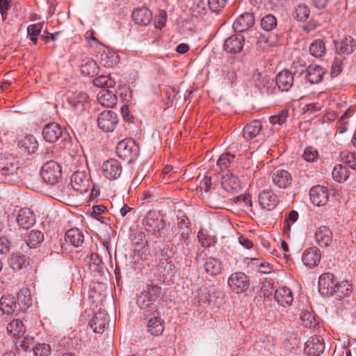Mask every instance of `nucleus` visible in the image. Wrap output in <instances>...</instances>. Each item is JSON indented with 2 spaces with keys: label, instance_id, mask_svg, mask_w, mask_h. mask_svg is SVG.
Returning <instances> with one entry per match:
<instances>
[{
  "label": "nucleus",
  "instance_id": "nucleus-39",
  "mask_svg": "<svg viewBox=\"0 0 356 356\" xmlns=\"http://www.w3.org/2000/svg\"><path fill=\"white\" fill-rule=\"evenodd\" d=\"M20 147L24 148L29 154H33L38 148V143L32 135H27L19 142Z\"/></svg>",
  "mask_w": 356,
  "mask_h": 356
},
{
  "label": "nucleus",
  "instance_id": "nucleus-28",
  "mask_svg": "<svg viewBox=\"0 0 356 356\" xmlns=\"http://www.w3.org/2000/svg\"><path fill=\"white\" fill-rule=\"evenodd\" d=\"M97 100L102 106L112 108L116 105L118 98L113 91L103 88L97 94Z\"/></svg>",
  "mask_w": 356,
  "mask_h": 356
},
{
  "label": "nucleus",
  "instance_id": "nucleus-40",
  "mask_svg": "<svg viewBox=\"0 0 356 356\" xmlns=\"http://www.w3.org/2000/svg\"><path fill=\"white\" fill-rule=\"evenodd\" d=\"M334 292L333 296H335L337 298H341L349 296L352 292V286L348 283V282L342 281L337 282L334 286Z\"/></svg>",
  "mask_w": 356,
  "mask_h": 356
},
{
  "label": "nucleus",
  "instance_id": "nucleus-38",
  "mask_svg": "<svg viewBox=\"0 0 356 356\" xmlns=\"http://www.w3.org/2000/svg\"><path fill=\"white\" fill-rule=\"evenodd\" d=\"M9 266L15 271L19 270L29 265L26 256L22 254H13L8 259Z\"/></svg>",
  "mask_w": 356,
  "mask_h": 356
},
{
  "label": "nucleus",
  "instance_id": "nucleus-50",
  "mask_svg": "<svg viewBox=\"0 0 356 356\" xmlns=\"http://www.w3.org/2000/svg\"><path fill=\"white\" fill-rule=\"evenodd\" d=\"M56 195L57 196L63 200H66L69 199L71 196H74V192H75L73 188L70 186L69 185H56Z\"/></svg>",
  "mask_w": 356,
  "mask_h": 356
},
{
  "label": "nucleus",
  "instance_id": "nucleus-26",
  "mask_svg": "<svg viewBox=\"0 0 356 356\" xmlns=\"http://www.w3.org/2000/svg\"><path fill=\"white\" fill-rule=\"evenodd\" d=\"M293 74L287 70L279 72L276 76V83L282 91H289L293 84Z\"/></svg>",
  "mask_w": 356,
  "mask_h": 356
},
{
  "label": "nucleus",
  "instance_id": "nucleus-43",
  "mask_svg": "<svg viewBox=\"0 0 356 356\" xmlns=\"http://www.w3.org/2000/svg\"><path fill=\"white\" fill-rule=\"evenodd\" d=\"M7 332L13 337L23 334L25 332V327L23 322L19 319L13 320L7 325Z\"/></svg>",
  "mask_w": 356,
  "mask_h": 356
},
{
  "label": "nucleus",
  "instance_id": "nucleus-62",
  "mask_svg": "<svg viewBox=\"0 0 356 356\" xmlns=\"http://www.w3.org/2000/svg\"><path fill=\"white\" fill-rule=\"evenodd\" d=\"M10 241L6 237H0V254L8 253L10 249Z\"/></svg>",
  "mask_w": 356,
  "mask_h": 356
},
{
  "label": "nucleus",
  "instance_id": "nucleus-6",
  "mask_svg": "<svg viewBox=\"0 0 356 356\" xmlns=\"http://www.w3.org/2000/svg\"><path fill=\"white\" fill-rule=\"evenodd\" d=\"M116 152L119 157L131 163L139 155V147L133 140L124 139L118 143Z\"/></svg>",
  "mask_w": 356,
  "mask_h": 356
},
{
  "label": "nucleus",
  "instance_id": "nucleus-45",
  "mask_svg": "<svg viewBox=\"0 0 356 356\" xmlns=\"http://www.w3.org/2000/svg\"><path fill=\"white\" fill-rule=\"evenodd\" d=\"M325 44L323 40H314L309 46L311 54L316 58L323 56L325 53Z\"/></svg>",
  "mask_w": 356,
  "mask_h": 356
},
{
  "label": "nucleus",
  "instance_id": "nucleus-15",
  "mask_svg": "<svg viewBox=\"0 0 356 356\" xmlns=\"http://www.w3.org/2000/svg\"><path fill=\"white\" fill-rule=\"evenodd\" d=\"M245 38L241 34H235L225 40L224 49L226 52L236 54L241 52L244 46Z\"/></svg>",
  "mask_w": 356,
  "mask_h": 356
},
{
  "label": "nucleus",
  "instance_id": "nucleus-16",
  "mask_svg": "<svg viewBox=\"0 0 356 356\" xmlns=\"http://www.w3.org/2000/svg\"><path fill=\"white\" fill-rule=\"evenodd\" d=\"M311 202L316 206L325 205L329 199L328 191L324 186L317 185L309 191Z\"/></svg>",
  "mask_w": 356,
  "mask_h": 356
},
{
  "label": "nucleus",
  "instance_id": "nucleus-29",
  "mask_svg": "<svg viewBox=\"0 0 356 356\" xmlns=\"http://www.w3.org/2000/svg\"><path fill=\"white\" fill-rule=\"evenodd\" d=\"M222 187L227 192H236L241 189V181L233 174H226L222 177Z\"/></svg>",
  "mask_w": 356,
  "mask_h": 356
},
{
  "label": "nucleus",
  "instance_id": "nucleus-12",
  "mask_svg": "<svg viewBox=\"0 0 356 356\" xmlns=\"http://www.w3.org/2000/svg\"><path fill=\"white\" fill-rule=\"evenodd\" d=\"M71 186L75 192L83 194L88 191L89 180L84 171H76L71 176Z\"/></svg>",
  "mask_w": 356,
  "mask_h": 356
},
{
  "label": "nucleus",
  "instance_id": "nucleus-47",
  "mask_svg": "<svg viewBox=\"0 0 356 356\" xmlns=\"http://www.w3.org/2000/svg\"><path fill=\"white\" fill-rule=\"evenodd\" d=\"M298 218L299 214L295 210L291 211L286 215L283 227V232L285 234L289 236L291 225L298 220Z\"/></svg>",
  "mask_w": 356,
  "mask_h": 356
},
{
  "label": "nucleus",
  "instance_id": "nucleus-59",
  "mask_svg": "<svg viewBox=\"0 0 356 356\" xmlns=\"http://www.w3.org/2000/svg\"><path fill=\"white\" fill-rule=\"evenodd\" d=\"M343 61L341 58H336L332 64L331 74L332 76H338L343 70Z\"/></svg>",
  "mask_w": 356,
  "mask_h": 356
},
{
  "label": "nucleus",
  "instance_id": "nucleus-58",
  "mask_svg": "<svg viewBox=\"0 0 356 356\" xmlns=\"http://www.w3.org/2000/svg\"><path fill=\"white\" fill-rule=\"evenodd\" d=\"M209 9L212 12L218 13L223 9L227 0H207Z\"/></svg>",
  "mask_w": 356,
  "mask_h": 356
},
{
  "label": "nucleus",
  "instance_id": "nucleus-54",
  "mask_svg": "<svg viewBox=\"0 0 356 356\" xmlns=\"http://www.w3.org/2000/svg\"><path fill=\"white\" fill-rule=\"evenodd\" d=\"M35 356H49L51 347L46 343H38L32 347Z\"/></svg>",
  "mask_w": 356,
  "mask_h": 356
},
{
  "label": "nucleus",
  "instance_id": "nucleus-46",
  "mask_svg": "<svg viewBox=\"0 0 356 356\" xmlns=\"http://www.w3.org/2000/svg\"><path fill=\"white\" fill-rule=\"evenodd\" d=\"M260 25L266 31H273L277 26L276 17L271 14H268L261 19Z\"/></svg>",
  "mask_w": 356,
  "mask_h": 356
},
{
  "label": "nucleus",
  "instance_id": "nucleus-8",
  "mask_svg": "<svg viewBox=\"0 0 356 356\" xmlns=\"http://www.w3.org/2000/svg\"><path fill=\"white\" fill-rule=\"evenodd\" d=\"M118 122V118L117 114L111 110L102 111L97 118L99 128L105 132L113 131Z\"/></svg>",
  "mask_w": 356,
  "mask_h": 356
},
{
  "label": "nucleus",
  "instance_id": "nucleus-56",
  "mask_svg": "<svg viewBox=\"0 0 356 356\" xmlns=\"http://www.w3.org/2000/svg\"><path fill=\"white\" fill-rule=\"evenodd\" d=\"M113 81L107 76H99L93 80V84L97 87L106 88L113 87Z\"/></svg>",
  "mask_w": 356,
  "mask_h": 356
},
{
  "label": "nucleus",
  "instance_id": "nucleus-10",
  "mask_svg": "<svg viewBox=\"0 0 356 356\" xmlns=\"http://www.w3.org/2000/svg\"><path fill=\"white\" fill-rule=\"evenodd\" d=\"M104 176L109 180H115L119 178L122 172L121 163L115 159L106 161L102 165Z\"/></svg>",
  "mask_w": 356,
  "mask_h": 356
},
{
  "label": "nucleus",
  "instance_id": "nucleus-11",
  "mask_svg": "<svg viewBox=\"0 0 356 356\" xmlns=\"http://www.w3.org/2000/svg\"><path fill=\"white\" fill-rule=\"evenodd\" d=\"M229 287L237 293L244 292L249 286V280L248 276L241 272L232 273L228 280Z\"/></svg>",
  "mask_w": 356,
  "mask_h": 356
},
{
  "label": "nucleus",
  "instance_id": "nucleus-64",
  "mask_svg": "<svg viewBox=\"0 0 356 356\" xmlns=\"http://www.w3.org/2000/svg\"><path fill=\"white\" fill-rule=\"evenodd\" d=\"M167 19V13L165 10H159V15L158 17V19L156 22V27L158 29L163 28L165 23Z\"/></svg>",
  "mask_w": 356,
  "mask_h": 356
},
{
  "label": "nucleus",
  "instance_id": "nucleus-23",
  "mask_svg": "<svg viewBox=\"0 0 356 356\" xmlns=\"http://www.w3.org/2000/svg\"><path fill=\"white\" fill-rule=\"evenodd\" d=\"M309 354L312 356H319L325 349L323 339L320 335H314L306 343Z\"/></svg>",
  "mask_w": 356,
  "mask_h": 356
},
{
  "label": "nucleus",
  "instance_id": "nucleus-24",
  "mask_svg": "<svg viewBox=\"0 0 356 356\" xmlns=\"http://www.w3.org/2000/svg\"><path fill=\"white\" fill-rule=\"evenodd\" d=\"M99 63L106 67H113L120 62L119 55L114 51L106 49L99 52Z\"/></svg>",
  "mask_w": 356,
  "mask_h": 356
},
{
  "label": "nucleus",
  "instance_id": "nucleus-19",
  "mask_svg": "<svg viewBox=\"0 0 356 356\" xmlns=\"http://www.w3.org/2000/svg\"><path fill=\"white\" fill-rule=\"evenodd\" d=\"M259 202L263 209L272 211L277 206L279 200L273 191L264 190L259 193Z\"/></svg>",
  "mask_w": 356,
  "mask_h": 356
},
{
  "label": "nucleus",
  "instance_id": "nucleus-48",
  "mask_svg": "<svg viewBox=\"0 0 356 356\" xmlns=\"http://www.w3.org/2000/svg\"><path fill=\"white\" fill-rule=\"evenodd\" d=\"M309 13V8L305 4L300 3L295 8L293 15L297 20L303 22L308 19Z\"/></svg>",
  "mask_w": 356,
  "mask_h": 356
},
{
  "label": "nucleus",
  "instance_id": "nucleus-21",
  "mask_svg": "<svg viewBox=\"0 0 356 356\" xmlns=\"http://www.w3.org/2000/svg\"><path fill=\"white\" fill-rule=\"evenodd\" d=\"M356 48V40L351 36H345L335 42V49L339 54H351Z\"/></svg>",
  "mask_w": 356,
  "mask_h": 356
},
{
  "label": "nucleus",
  "instance_id": "nucleus-9",
  "mask_svg": "<svg viewBox=\"0 0 356 356\" xmlns=\"http://www.w3.org/2000/svg\"><path fill=\"white\" fill-rule=\"evenodd\" d=\"M337 281L333 274L327 273L322 274L318 278V291L324 297L333 296Z\"/></svg>",
  "mask_w": 356,
  "mask_h": 356
},
{
  "label": "nucleus",
  "instance_id": "nucleus-2",
  "mask_svg": "<svg viewBox=\"0 0 356 356\" xmlns=\"http://www.w3.org/2000/svg\"><path fill=\"white\" fill-rule=\"evenodd\" d=\"M161 293V288L157 285L148 284L146 289L138 296L136 304L140 312L146 310L156 312V301Z\"/></svg>",
  "mask_w": 356,
  "mask_h": 356
},
{
  "label": "nucleus",
  "instance_id": "nucleus-34",
  "mask_svg": "<svg viewBox=\"0 0 356 356\" xmlns=\"http://www.w3.org/2000/svg\"><path fill=\"white\" fill-rule=\"evenodd\" d=\"M204 268L208 275L215 276L221 273L222 269V263L219 259L210 257L206 259Z\"/></svg>",
  "mask_w": 356,
  "mask_h": 356
},
{
  "label": "nucleus",
  "instance_id": "nucleus-32",
  "mask_svg": "<svg viewBox=\"0 0 356 356\" xmlns=\"http://www.w3.org/2000/svg\"><path fill=\"white\" fill-rule=\"evenodd\" d=\"M81 71L83 74L93 77L98 74L99 67L92 58L86 57L81 60Z\"/></svg>",
  "mask_w": 356,
  "mask_h": 356
},
{
  "label": "nucleus",
  "instance_id": "nucleus-53",
  "mask_svg": "<svg viewBox=\"0 0 356 356\" xmlns=\"http://www.w3.org/2000/svg\"><path fill=\"white\" fill-rule=\"evenodd\" d=\"M301 321L305 327H316L319 326V324L316 321L315 317L309 312H305L302 314Z\"/></svg>",
  "mask_w": 356,
  "mask_h": 356
},
{
  "label": "nucleus",
  "instance_id": "nucleus-61",
  "mask_svg": "<svg viewBox=\"0 0 356 356\" xmlns=\"http://www.w3.org/2000/svg\"><path fill=\"white\" fill-rule=\"evenodd\" d=\"M273 291V286L271 283L269 282H262V286L261 287V293H262V296L264 298H268L271 296Z\"/></svg>",
  "mask_w": 356,
  "mask_h": 356
},
{
  "label": "nucleus",
  "instance_id": "nucleus-51",
  "mask_svg": "<svg viewBox=\"0 0 356 356\" xmlns=\"http://www.w3.org/2000/svg\"><path fill=\"white\" fill-rule=\"evenodd\" d=\"M341 160L352 169H356V156L355 154L345 150L340 154Z\"/></svg>",
  "mask_w": 356,
  "mask_h": 356
},
{
  "label": "nucleus",
  "instance_id": "nucleus-5",
  "mask_svg": "<svg viewBox=\"0 0 356 356\" xmlns=\"http://www.w3.org/2000/svg\"><path fill=\"white\" fill-rule=\"evenodd\" d=\"M141 318L147 321V330L154 336H160L164 331V321L160 317L159 310L156 312L146 310L140 312Z\"/></svg>",
  "mask_w": 356,
  "mask_h": 356
},
{
  "label": "nucleus",
  "instance_id": "nucleus-17",
  "mask_svg": "<svg viewBox=\"0 0 356 356\" xmlns=\"http://www.w3.org/2000/svg\"><path fill=\"white\" fill-rule=\"evenodd\" d=\"M271 179L273 184L279 188H286L291 186L292 177L285 170H275L271 172Z\"/></svg>",
  "mask_w": 356,
  "mask_h": 356
},
{
  "label": "nucleus",
  "instance_id": "nucleus-37",
  "mask_svg": "<svg viewBox=\"0 0 356 356\" xmlns=\"http://www.w3.org/2000/svg\"><path fill=\"white\" fill-rule=\"evenodd\" d=\"M89 270L94 276L101 275L104 271V264L102 258L96 253H92L88 264Z\"/></svg>",
  "mask_w": 356,
  "mask_h": 356
},
{
  "label": "nucleus",
  "instance_id": "nucleus-27",
  "mask_svg": "<svg viewBox=\"0 0 356 356\" xmlns=\"http://www.w3.org/2000/svg\"><path fill=\"white\" fill-rule=\"evenodd\" d=\"M263 124L261 121L254 120L247 124L243 129V138L251 140L260 135Z\"/></svg>",
  "mask_w": 356,
  "mask_h": 356
},
{
  "label": "nucleus",
  "instance_id": "nucleus-36",
  "mask_svg": "<svg viewBox=\"0 0 356 356\" xmlns=\"http://www.w3.org/2000/svg\"><path fill=\"white\" fill-rule=\"evenodd\" d=\"M25 241L31 248H36L44 241V234L41 231L33 229L26 235Z\"/></svg>",
  "mask_w": 356,
  "mask_h": 356
},
{
  "label": "nucleus",
  "instance_id": "nucleus-41",
  "mask_svg": "<svg viewBox=\"0 0 356 356\" xmlns=\"http://www.w3.org/2000/svg\"><path fill=\"white\" fill-rule=\"evenodd\" d=\"M349 170L342 164L335 165L332 172L333 179L339 183L346 181L349 177Z\"/></svg>",
  "mask_w": 356,
  "mask_h": 356
},
{
  "label": "nucleus",
  "instance_id": "nucleus-42",
  "mask_svg": "<svg viewBox=\"0 0 356 356\" xmlns=\"http://www.w3.org/2000/svg\"><path fill=\"white\" fill-rule=\"evenodd\" d=\"M44 26V22H39L36 24H30L27 27V36L29 40L36 44L38 42V36L40 35L41 31Z\"/></svg>",
  "mask_w": 356,
  "mask_h": 356
},
{
  "label": "nucleus",
  "instance_id": "nucleus-52",
  "mask_svg": "<svg viewBox=\"0 0 356 356\" xmlns=\"http://www.w3.org/2000/svg\"><path fill=\"white\" fill-rule=\"evenodd\" d=\"M278 40H277V36L275 35H262L257 40V44L262 49H265L268 47H273L277 44Z\"/></svg>",
  "mask_w": 356,
  "mask_h": 356
},
{
  "label": "nucleus",
  "instance_id": "nucleus-25",
  "mask_svg": "<svg viewBox=\"0 0 356 356\" xmlns=\"http://www.w3.org/2000/svg\"><path fill=\"white\" fill-rule=\"evenodd\" d=\"M315 239L321 247L327 248L332 242V232L328 227L321 226L315 232Z\"/></svg>",
  "mask_w": 356,
  "mask_h": 356
},
{
  "label": "nucleus",
  "instance_id": "nucleus-4",
  "mask_svg": "<svg viewBox=\"0 0 356 356\" xmlns=\"http://www.w3.org/2000/svg\"><path fill=\"white\" fill-rule=\"evenodd\" d=\"M40 175L46 184L57 185L62 177L61 166L53 160L47 161L41 168Z\"/></svg>",
  "mask_w": 356,
  "mask_h": 356
},
{
  "label": "nucleus",
  "instance_id": "nucleus-13",
  "mask_svg": "<svg viewBox=\"0 0 356 356\" xmlns=\"http://www.w3.org/2000/svg\"><path fill=\"white\" fill-rule=\"evenodd\" d=\"M16 220L20 227L28 229L35 223V215L30 208H22L17 213Z\"/></svg>",
  "mask_w": 356,
  "mask_h": 356
},
{
  "label": "nucleus",
  "instance_id": "nucleus-30",
  "mask_svg": "<svg viewBox=\"0 0 356 356\" xmlns=\"http://www.w3.org/2000/svg\"><path fill=\"white\" fill-rule=\"evenodd\" d=\"M306 79L312 84L320 83L325 74L324 69L316 65H310L306 68Z\"/></svg>",
  "mask_w": 356,
  "mask_h": 356
},
{
  "label": "nucleus",
  "instance_id": "nucleus-20",
  "mask_svg": "<svg viewBox=\"0 0 356 356\" xmlns=\"http://www.w3.org/2000/svg\"><path fill=\"white\" fill-rule=\"evenodd\" d=\"M321 259V252L318 248L311 247L307 248L302 256L304 264L309 268L317 266Z\"/></svg>",
  "mask_w": 356,
  "mask_h": 356
},
{
  "label": "nucleus",
  "instance_id": "nucleus-7",
  "mask_svg": "<svg viewBox=\"0 0 356 356\" xmlns=\"http://www.w3.org/2000/svg\"><path fill=\"white\" fill-rule=\"evenodd\" d=\"M143 225L146 232L157 237L161 236V232L165 225L164 220L159 218V214L155 211L147 212L143 220Z\"/></svg>",
  "mask_w": 356,
  "mask_h": 356
},
{
  "label": "nucleus",
  "instance_id": "nucleus-55",
  "mask_svg": "<svg viewBox=\"0 0 356 356\" xmlns=\"http://www.w3.org/2000/svg\"><path fill=\"white\" fill-rule=\"evenodd\" d=\"M289 116L288 110L284 109L279 112L277 115L270 116L269 118L270 122L273 124H283Z\"/></svg>",
  "mask_w": 356,
  "mask_h": 356
},
{
  "label": "nucleus",
  "instance_id": "nucleus-3",
  "mask_svg": "<svg viewBox=\"0 0 356 356\" xmlns=\"http://www.w3.org/2000/svg\"><path fill=\"white\" fill-rule=\"evenodd\" d=\"M42 134L44 140L50 143H56L59 140L65 143L70 139V136L65 129L56 122H51L44 125Z\"/></svg>",
  "mask_w": 356,
  "mask_h": 356
},
{
  "label": "nucleus",
  "instance_id": "nucleus-49",
  "mask_svg": "<svg viewBox=\"0 0 356 356\" xmlns=\"http://www.w3.org/2000/svg\"><path fill=\"white\" fill-rule=\"evenodd\" d=\"M235 156L229 152H226L220 156L217 161V165L221 171L227 169L234 162Z\"/></svg>",
  "mask_w": 356,
  "mask_h": 356
},
{
  "label": "nucleus",
  "instance_id": "nucleus-44",
  "mask_svg": "<svg viewBox=\"0 0 356 356\" xmlns=\"http://www.w3.org/2000/svg\"><path fill=\"white\" fill-rule=\"evenodd\" d=\"M16 307V302L13 297L3 296L0 299V309L3 314H12Z\"/></svg>",
  "mask_w": 356,
  "mask_h": 356
},
{
  "label": "nucleus",
  "instance_id": "nucleus-35",
  "mask_svg": "<svg viewBox=\"0 0 356 356\" xmlns=\"http://www.w3.org/2000/svg\"><path fill=\"white\" fill-rule=\"evenodd\" d=\"M108 316L103 313H96L90 321V327L95 333H102L106 327Z\"/></svg>",
  "mask_w": 356,
  "mask_h": 356
},
{
  "label": "nucleus",
  "instance_id": "nucleus-60",
  "mask_svg": "<svg viewBox=\"0 0 356 356\" xmlns=\"http://www.w3.org/2000/svg\"><path fill=\"white\" fill-rule=\"evenodd\" d=\"M11 8V0H0V13L3 21L7 19L8 11Z\"/></svg>",
  "mask_w": 356,
  "mask_h": 356
},
{
  "label": "nucleus",
  "instance_id": "nucleus-22",
  "mask_svg": "<svg viewBox=\"0 0 356 356\" xmlns=\"http://www.w3.org/2000/svg\"><path fill=\"white\" fill-rule=\"evenodd\" d=\"M134 22L140 26L148 25L152 19V13L146 7H141L135 9L131 15Z\"/></svg>",
  "mask_w": 356,
  "mask_h": 356
},
{
  "label": "nucleus",
  "instance_id": "nucleus-57",
  "mask_svg": "<svg viewBox=\"0 0 356 356\" xmlns=\"http://www.w3.org/2000/svg\"><path fill=\"white\" fill-rule=\"evenodd\" d=\"M318 154L316 149L307 147L302 154V158L307 162H314L318 158Z\"/></svg>",
  "mask_w": 356,
  "mask_h": 356
},
{
  "label": "nucleus",
  "instance_id": "nucleus-14",
  "mask_svg": "<svg viewBox=\"0 0 356 356\" xmlns=\"http://www.w3.org/2000/svg\"><path fill=\"white\" fill-rule=\"evenodd\" d=\"M255 22L254 14L244 13L239 15L233 23V29L236 32L242 33L250 29Z\"/></svg>",
  "mask_w": 356,
  "mask_h": 356
},
{
  "label": "nucleus",
  "instance_id": "nucleus-63",
  "mask_svg": "<svg viewBox=\"0 0 356 356\" xmlns=\"http://www.w3.org/2000/svg\"><path fill=\"white\" fill-rule=\"evenodd\" d=\"M292 67L295 69V74H301L305 69L306 70V63L303 60L298 58L297 60L293 62Z\"/></svg>",
  "mask_w": 356,
  "mask_h": 356
},
{
  "label": "nucleus",
  "instance_id": "nucleus-33",
  "mask_svg": "<svg viewBox=\"0 0 356 356\" xmlns=\"http://www.w3.org/2000/svg\"><path fill=\"white\" fill-rule=\"evenodd\" d=\"M65 241L70 242L76 248L81 247L84 243V235L83 232L77 228H72L67 231L65 234Z\"/></svg>",
  "mask_w": 356,
  "mask_h": 356
},
{
  "label": "nucleus",
  "instance_id": "nucleus-18",
  "mask_svg": "<svg viewBox=\"0 0 356 356\" xmlns=\"http://www.w3.org/2000/svg\"><path fill=\"white\" fill-rule=\"evenodd\" d=\"M88 96L86 92L73 93L68 97V103L78 114L82 113L88 104Z\"/></svg>",
  "mask_w": 356,
  "mask_h": 356
},
{
  "label": "nucleus",
  "instance_id": "nucleus-1",
  "mask_svg": "<svg viewBox=\"0 0 356 356\" xmlns=\"http://www.w3.org/2000/svg\"><path fill=\"white\" fill-rule=\"evenodd\" d=\"M21 177L19 159L12 154L4 153L0 156V181L16 184Z\"/></svg>",
  "mask_w": 356,
  "mask_h": 356
},
{
  "label": "nucleus",
  "instance_id": "nucleus-31",
  "mask_svg": "<svg viewBox=\"0 0 356 356\" xmlns=\"http://www.w3.org/2000/svg\"><path fill=\"white\" fill-rule=\"evenodd\" d=\"M274 298L282 306L290 305L293 300L292 292L286 286L277 289L275 291Z\"/></svg>",
  "mask_w": 356,
  "mask_h": 356
}]
</instances>
